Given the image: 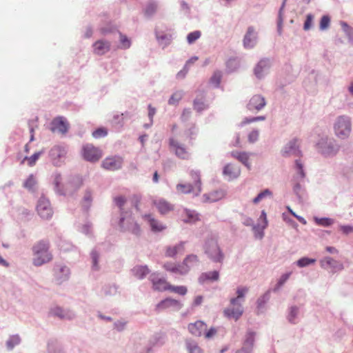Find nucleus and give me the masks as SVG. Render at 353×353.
Masks as SVG:
<instances>
[{
  "label": "nucleus",
  "instance_id": "obj_1",
  "mask_svg": "<svg viewBox=\"0 0 353 353\" xmlns=\"http://www.w3.org/2000/svg\"><path fill=\"white\" fill-rule=\"evenodd\" d=\"M203 250L207 257L214 263H222L225 255L218 243L217 236L208 235L203 243Z\"/></svg>",
  "mask_w": 353,
  "mask_h": 353
},
{
  "label": "nucleus",
  "instance_id": "obj_2",
  "mask_svg": "<svg viewBox=\"0 0 353 353\" xmlns=\"http://www.w3.org/2000/svg\"><path fill=\"white\" fill-rule=\"evenodd\" d=\"M50 243L47 241L41 240L32 247V263L35 266H41L48 263L52 259V255L49 251Z\"/></svg>",
  "mask_w": 353,
  "mask_h": 353
},
{
  "label": "nucleus",
  "instance_id": "obj_3",
  "mask_svg": "<svg viewBox=\"0 0 353 353\" xmlns=\"http://www.w3.org/2000/svg\"><path fill=\"white\" fill-rule=\"evenodd\" d=\"M62 181V177L60 173L56 172L54 174V191L59 195L65 196L72 195L77 191L82 185V179L79 176H74L69 181L65 186L62 188L60 186Z\"/></svg>",
  "mask_w": 353,
  "mask_h": 353
},
{
  "label": "nucleus",
  "instance_id": "obj_4",
  "mask_svg": "<svg viewBox=\"0 0 353 353\" xmlns=\"http://www.w3.org/2000/svg\"><path fill=\"white\" fill-rule=\"evenodd\" d=\"M319 153L325 157H332L336 155L340 150V145L334 138L321 137L316 143Z\"/></svg>",
  "mask_w": 353,
  "mask_h": 353
},
{
  "label": "nucleus",
  "instance_id": "obj_5",
  "mask_svg": "<svg viewBox=\"0 0 353 353\" xmlns=\"http://www.w3.org/2000/svg\"><path fill=\"white\" fill-rule=\"evenodd\" d=\"M333 128L336 137L341 140L347 139L352 132L350 117L346 115L339 116L334 123Z\"/></svg>",
  "mask_w": 353,
  "mask_h": 353
},
{
  "label": "nucleus",
  "instance_id": "obj_6",
  "mask_svg": "<svg viewBox=\"0 0 353 353\" xmlns=\"http://www.w3.org/2000/svg\"><path fill=\"white\" fill-rule=\"evenodd\" d=\"M119 226L121 232H129L137 236L141 235V227L132 217L131 213L121 216Z\"/></svg>",
  "mask_w": 353,
  "mask_h": 353
},
{
  "label": "nucleus",
  "instance_id": "obj_7",
  "mask_svg": "<svg viewBox=\"0 0 353 353\" xmlns=\"http://www.w3.org/2000/svg\"><path fill=\"white\" fill-rule=\"evenodd\" d=\"M67 150L65 147L56 145L49 152L50 158L55 166H60L65 157Z\"/></svg>",
  "mask_w": 353,
  "mask_h": 353
},
{
  "label": "nucleus",
  "instance_id": "obj_8",
  "mask_svg": "<svg viewBox=\"0 0 353 353\" xmlns=\"http://www.w3.org/2000/svg\"><path fill=\"white\" fill-rule=\"evenodd\" d=\"M272 65V59L264 57L260 59L254 68V74L259 79H263L268 72Z\"/></svg>",
  "mask_w": 353,
  "mask_h": 353
},
{
  "label": "nucleus",
  "instance_id": "obj_9",
  "mask_svg": "<svg viewBox=\"0 0 353 353\" xmlns=\"http://www.w3.org/2000/svg\"><path fill=\"white\" fill-rule=\"evenodd\" d=\"M37 210L39 215L43 219H49L53 214L50 201L44 196H41L37 205Z\"/></svg>",
  "mask_w": 353,
  "mask_h": 353
},
{
  "label": "nucleus",
  "instance_id": "obj_10",
  "mask_svg": "<svg viewBox=\"0 0 353 353\" xmlns=\"http://www.w3.org/2000/svg\"><path fill=\"white\" fill-rule=\"evenodd\" d=\"M169 145L174 152L176 156L181 159H189L190 153L184 145L171 137L169 139Z\"/></svg>",
  "mask_w": 353,
  "mask_h": 353
},
{
  "label": "nucleus",
  "instance_id": "obj_11",
  "mask_svg": "<svg viewBox=\"0 0 353 353\" xmlns=\"http://www.w3.org/2000/svg\"><path fill=\"white\" fill-rule=\"evenodd\" d=\"M182 307L183 303H181L179 301H177L172 298H167L160 301L156 305L155 310L157 312H160L168 308H172L174 310L179 311L182 308Z\"/></svg>",
  "mask_w": 353,
  "mask_h": 353
},
{
  "label": "nucleus",
  "instance_id": "obj_12",
  "mask_svg": "<svg viewBox=\"0 0 353 353\" xmlns=\"http://www.w3.org/2000/svg\"><path fill=\"white\" fill-rule=\"evenodd\" d=\"M258 34L253 26H249L244 35L243 44L246 49L253 48L257 43Z\"/></svg>",
  "mask_w": 353,
  "mask_h": 353
},
{
  "label": "nucleus",
  "instance_id": "obj_13",
  "mask_svg": "<svg viewBox=\"0 0 353 353\" xmlns=\"http://www.w3.org/2000/svg\"><path fill=\"white\" fill-rule=\"evenodd\" d=\"M256 332L248 330L245 336L243 346L236 353H252Z\"/></svg>",
  "mask_w": 353,
  "mask_h": 353
},
{
  "label": "nucleus",
  "instance_id": "obj_14",
  "mask_svg": "<svg viewBox=\"0 0 353 353\" xmlns=\"http://www.w3.org/2000/svg\"><path fill=\"white\" fill-rule=\"evenodd\" d=\"M83 158L90 162H96L101 157V152L92 145H86L83 148Z\"/></svg>",
  "mask_w": 353,
  "mask_h": 353
},
{
  "label": "nucleus",
  "instance_id": "obj_15",
  "mask_svg": "<svg viewBox=\"0 0 353 353\" xmlns=\"http://www.w3.org/2000/svg\"><path fill=\"white\" fill-rule=\"evenodd\" d=\"M50 314L61 320H72L76 317L75 313L71 310H65L60 307H54L50 309Z\"/></svg>",
  "mask_w": 353,
  "mask_h": 353
},
{
  "label": "nucleus",
  "instance_id": "obj_16",
  "mask_svg": "<svg viewBox=\"0 0 353 353\" xmlns=\"http://www.w3.org/2000/svg\"><path fill=\"white\" fill-rule=\"evenodd\" d=\"M149 280L152 283V288L157 291H165L168 290L169 283L166 280L161 277L158 273H152L150 275Z\"/></svg>",
  "mask_w": 353,
  "mask_h": 353
},
{
  "label": "nucleus",
  "instance_id": "obj_17",
  "mask_svg": "<svg viewBox=\"0 0 353 353\" xmlns=\"http://www.w3.org/2000/svg\"><path fill=\"white\" fill-rule=\"evenodd\" d=\"M102 167L108 170L114 171L121 168L123 159L120 157H107L102 161Z\"/></svg>",
  "mask_w": 353,
  "mask_h": 353
},
{
  "label": "nucleus",
  "instance_id": "obj_18",
  "mask_svg": "<svg viewBox=\"0 0 353 353\" xmlns=\"http://www.w3.org/2000/svg\"><path fill=\"white\" fill-rule=\"evenodd\" d=\"M69 128V124L63 117H58L54 118L51 122L50 130L52 132H58L62 134H65Z\"/></svg>",
  "mask_w": 353,
  "mask_h": 353
},
{
  "label": "nucleus",
  "instance_id": "obj_19",
  "mask_svg": "<svg viewBox=\"0 0 353 353\" xmlns=\"http://www.w3.org/2000/svg\"><path fill=\"white\" fill-rule=\"evenodd\" d=\"M199 263V259L197 255L193 254L188 255L181 263L182 267L181 275L188 274L192 267L197 265Z\"/></svg>",
  "mask_w": 353,
  "mask_h": 353
},
{
  "label": "nucleus",
  "instance_id": "obj_20",
  "mask_svg": "<svg viewBox=\"0 0 353 353\" xmlns=\"http://www.w3.org/2000/svg\"><path fill=\"white\" fill-rule=\"evenodd\" d=\"M142 218L148 223L153 232H160L166 229V226L159 220L154 219L151 214H143Z\"/></svg>",
  "mask_w": 353,
  "mask_h": 353
},
{
  "label": "nucleus",
  "instance_id": "obj_21",
  "mask_svg": "<svg viewBox=\"0 0 353 353\" xmlns=\"http://www.w3.org/2000/svg\"><path fill=\"white\" fill-rule=\"evenodd\" d=\"M266 105L265 98L261 94L254 95L249 101L247 108L250 111H260Z\"/></svg>",
  "mask_w": 353,
  "mask_h": 353
},
{
  "label": "nucleus",
  "instance_id": "obj_22",
  "mask_svg": "<svg viewBox=\"0 0 353 353\" xmlns=\"http://www.w3.org/2000/svg\"><path fill=\"white\" fill-rule=\"evenodd\" d=\"M321 266L323 268L327 269V268H330L332 270V272H338L341 271L344 269L343 264L336 261L330 256H326L322 259L320 261Z\"/></svg>",
  "mask_w": 353,
  "mask_h": 353
},
{
  "label": "nucleus",
  "instance_id": "obj_23",
  "mask_svg": "<svg viewBox=\"0 0 353 353\" xmlns=\"http://www.w3.org/2000/svg\"><path fill=\"white\" fill-rule=\"evenodd\" d=\"M249 288L246 286H239L236 289V296L232 298L230 301V305L233 307H243L245 301V296L248 292Z\"/></svg>",
  "mask_w": 353,
  "mask_h": 353
},
{
  "label": "nucleus",
  "instance_id": "obj_24",
  "mask_svg": "<svg viewBox=\"0 0 353 353\" xmlns=\"http://www.w3.org/2000/svg\"><path fill=\"white\" fill-rule=\"evenodd\" d=\"M296 142V139H293L285 145L282 150V154L283 157H299L301 155V151Z\"/></svg>",
  "mask_w": 353,
  "mask_h": 353
},
{
  "label": "nucleus",
  "instance_id": "obj_25",
  "mask_svg": "<svg viewBox=\"0 0 353 353\" xmlns=\"http://www.w3.org/2000/svg\"><path fill=\"white\" fill-rule=\"evenodd\" d=\"M55 278L59 284L67 281L70 274V269L65 265H57L55 269Z\"/></svg>",
  "mask_w": 353,
  "mask_h": 353
},
{
  "label": "nucleus",
  "instance_id": "obj_26",
  "mask_svg": "<svg viewBox=\"0 0 353 353\" xmlns=\"http://www.w3.org/2000/svg\"><path fill=\"white\" fill-rule=\"evenodd\" d=\"M207 325L202 321L188 325L189 332L196 336H201L207 330Z\"/></svg>",
  "mask_w": 353,
  "mask_h": 353
},
{
  "label": "nucleus",
  "instance_id": "obj_27",
  "mask_svg": "<svg viewBox=\"0 0 353 353\" xmlns=\"http://www.w3.org/2000/svg\"><path fill=\"white\" fill-rule=\"evenodd\" d=\"M94 52L98 55H103L110 49V44L105 40H98L93 44Z\"/></svg>",
  "mask_w": 353,
  "mask_h": 353
},
{
  "label": "nucleus",
  "instance_id": "obj_28",
  "mask_svg": "<svg viewBox=\"0 0 353 353\" xmlns=\"http://www.w3.org/2000/svg\"><path fill=\"white\" fill-rule=\"evenodd\" d=\"M182 220L186 223H194L199 220V214L195 210L184 209L182 213Z\"/></svg>",
  "mask_w": 353,
  "mask_h": 353
},
{
  "label": "nucleus",
  "instance_id": "obj_29",
  "mask_svg": "<svg viewBox=\"0 0 353 353\" xmlns=\"http://www.w3.org/2000/svg\"><path fill=\"white\" fill-rule=\"evenodd\" d=\"M219 279V272L216 270L203 272L198 279L200 284H203L208 281H217Z\"/></svg>",
  "mask_w": 353,
  "mask_h": 353
},
{
  "label": "nucleus",
  "instance_id": "obj_30",
  "mask_svg": "<svg viewBox=\"0 0 353 353\" xmlns=\"http://www.w3.org/2000/svg\"><path fill=\"white\" fill-rule=\"evenodd\" d=\"M154 204L161 214H165L174 210V206L163 199L155 201Z\"/></svg>",
  "mask_w": 353,
  "mask_h": 353
},
{
  "label": "nucleus",
  "instance_id": "obj_31",
  "mask_svg": "<svg viewBox=\"0 0 353 353\" xmlns=\"http://www.w3.org/2000/svg\"><path fill=\"white\" fill-rule=\"evenodd\" d=\"M224 315L229 319L238 320L243 313V307H227L223 311Z\"/></svg>",
  "mask_w": 353,
  "mask_h": 353
},
{
  "label": "nucleus",
  "instance_id": "obj_32",
  "mask_svg": "<svg viewBox=\"0 0 353 353\" xmlns=\"http://www.w3.org/2000/svg\"><path fill=\"white\" fill-rule=\"evenodd\" d=\"M225 195V192L223 190L213 191L209 194H203V197L205 202H216L222 199Z\"/></svg>",
  "mask_w": 353,
  "mask_h": 353
},
{
  "label": "nucleus",
  "instance_id": "obj_33",
  "mask_svg": "<svg viewBox=\"0 0 353 353\" xmlns=\"http://www.w3.org/2000/svg\"><path fill=\"white\" fill-rule=\"evenodd\" d=\"M230 155L236 159L241 163H242L245 166H246L249 170L251 168V165L249 163V157L250 155L248 152H239V151H232L230 153Z\"/></svg>",
  "mask_w": 353,
  "mask_h": 353
},
{
  "label": "nucleus",
  "instance_id": "obj_34",
  "mask_svg": "<svg viewBox=\"0 0 353 353\" xmlns=\"http://www.w3.org/2000/svg\"><path fill=\"white\" fill-rule=\"evenodd\" d=\"M185 242L181 241L179 243L175 245L174 246L168 247L165 252V255L168 257H174L178 253H181L184 251Z\"/></svg>",
  "mask_w": 353,
  "mask_h": 353
},
{
  "label": "nucleus",
  "instance_id": "obj_35",
  "mask_svg": "<svg viewBox=\"0 0 353 353\" xmlns=\"http://www.w3.org/2000/svg\"><path fill=\"white\" fill-rule=\"evenodd\" d=\"M270 299V290H268L263 295L259 296L256 301L257 312H263L265 307V304Z\"/></svg>",
  "mask_w": 353,
  "mask_h": 353
},
{
  "label": "nucleus",
  "instance_id": "obj_36",
  "mask_svg": "<svg viewBox=\"0 0 353 353\" xmlns=\"http://www.w3.org/2000/svg\"><path fill=\"white\" fill-rule=\"evenodd\" d=\"M133 275L139 279H143L150 273L147 265H137L132 270Z\"/></svg>",
  "mask_w": 353,
  "mask_h": 353
},
{
  "label": "nucleus",
  "instance_id": "obj_37",
  "mask_svg": "<svg viewBox=\"0 0 353 353\" xmlns=\"http://www.w3.org/2000/svg\"><path fill=\"white\" fill-rule=\"evenodd\" d=\"M185 343L188 353H203V350L195 341L188 339L185 340Z\"/></svg>",
  "mask_w": 353,
  "mask_h": 353
},
{
  "label": "nucleus",
  "instance_id": "obj_38",
  "mask_svg": "<svg viewBox=\"0 0 353 353\" xmlns=\"http://www.w3.org/2000/svg\"><path fill=\"white\" fill-rule=\"evenodd\" d=\"M296 182L293 185V192L296 194L299 201H302L305 196V190L301 184L299 180L295 179Z\"/></svg>",
  "mask_w": 353,
  "mask_h": 353
},
{
  "label": "nucleus",
  "instance_id": "obj_39",
  "mask_svg": "<svg viewBox=\"0 0 353 353\" xmlns=\"http://www.w3.org/2000/svg\"><path fill=\"white\" fill-rule=\"evenodd\" d=\"M223 174L228 176L229 179H234L239 176L240 170H235L230 164H227L223 168Z\"/></svg>",
  "mask_w": 353,
  "mask_h": 353
},
{
  "label": "nucleus",
  "instance_id": "obj_40",
  "mask_svg": "<svg viewBox=\"0 0 353 353\" xmlns=\"http://www.w3.org/2000/svg\"><path fill=\"white\" fill-rule=\"evenodd\" d=\"M299 314V307L296 305H292L289 308V312L287 316L288 321L292 324L297 323V318Z\"/></svg>",
  "mask_w": 353,
  "mask_h": 353
},
{
  "label": "nucleus",
  "instance_id": "obj_41",
  "mask_svg": "<svg viewBox=\"0 0 353 353\" xmlns=\"http://www.w3.org/2000/svg\"><path fill=\"white\" fill-rule=\"evenodd\" d=\"M156 38L159 44L163 48L168 46L172 41V36L170 34L159 33L158 32H156Z\"/></svg>",
  "mask_w": 353,
  "mask_h": 353
},
{
  "label": "nucleus",
  "instance_id": "obj_42",
  "mask_svg": "<svg viewBox=\"0 0 353 353\" xmlns=\"http://www.w3.org/2000/svg\"><path fill=\"white\" fill-rule=\"evenodd\" d=\"M176 189L178 191L183 193V194H190L192 193L194 196H198L199 194H196V186L195 185H192L190 183L187 184H178L176 185Z\"/></svg>",
  "mask_w": 353,
  "mask_h": 353
},
{
  "label": "nucleus",
  "instance_id": "obj_43",
  "mask_svg": "<svg viewBox=\"0 0 353 353\" xmlns=\"http://www.w3.org/2000/svg\"><path fill=\"white\" fill-rule=\"evenodd\" d=\"M190 176H191L192 179L194 181V184L196 186V190H195L196 194H199L202 190L201 181V178H200V172L198 170H196V171L192 170L190 172Z\"/></svg>",
  "mask_w": 353,
  "mask_h": 353
},
{
  "label": "nucleus",
  "instance_id": "obj_44",
  "mask_svg": "<svg viewBox=\"0 0 353 353\" xmlns=\"http://www.w3.org/2000/svg\"><path fill=\"white\" fill-rule=\"evenodd\" d=\"M158 4L156 1H149L144 10L145 15L147 17L152 16L156 12Z\"/></svg>",
  "mask_w": 353,
  "mask_h": 353
},
{
  "label": "nucleus",
  "instance_id": "obj_45",
  "mask_svg": "<svg viewBox=\"0 0 353 353\" xmlns=\"http://www.w3.org/2000/svg\"><path fill=\"white\" fill-rule=\"evenodd\" d=\"M259 219L263 221V224L261 226H260L259 225H254L253 230L255 231H258L259 229H261V232L260 237L262 238L263 236V230L268 226L267 215H266V212H265V210H262L261 216L259 217Z\"/></svg>",
  "mask_w": 353,
  "mask_h": 353
},
{
  "label": "nucleus",
  "instance_id": "obj_46",
  "mask_svg": "<svg viewBox=\"0 0 353 353\" xmlns=\"http://www.w3.org/2000/svg\"><path fill=\"white\" fill-rule=\"evenodd\" d=\"M240 66V61L237 58H230L226 63V68L228 72L236 71Z\"/></svg>",
  "mask_w": 353,
  "mask_h": 353
},
{
  "label": "nucleus",
  "instance_id": "obj_47",
  "mask_svg": "<svg viewBox=\"0 0 353 353\" xmlns=\"http://www.w3.org/2000/svg\"><path fill=\"white\" fill-rule=\"evenodd\" d=\"M21 342V338L18 334L10 336L6 341V347L8 350H12Z\"/></svg>",
  "mask_w": 353,
  "mask_h": 353
},
{
  "label": "nucleus",
  "instance_id": "obj_48",
  "mask_svg": "<svg viewBox=\"0 0 353 353\" xmlns=\"http://www.w3.org/2000/svg\"><path fill=\"white\" fill-rule=\"evenodd\" d=\"M92 201V192L90 190H86L82 201V206L85 210H88L91 206Z\"/></svg>",
  "mask_w": 353,
  "mask_h": 353
},
{
  "label": "nucleus",
  "instance_id": "obj_49",
  "mask_svg": "<svg viewBox=\"0 0 353 353\" xmlns=\"http://www.w3.org/2000/svg\"><path fill=\"white\" fill-rule=\"evenodd\" d=\"M163 268L167 271H169V272H171L175 273V274H181V270L182 268L181 264L176 265V264H174V263H170V262L165 263L163 265Z\"/></svg>",
  "mask_w": 353,
  "mask_h": 353
},
{
  "label": "nucleus",
  "instance_id": "obj_50",
  "mask_svg": "<svg viewBox=\"0 0 353 353\" xmlns=\"http://www.w3.org/2000/svg\"><path fill=\"white\" fill-rule=\"evenodd\" d=\"M90 257L92 260V269L94 271H97L99 270V253L95 250H92L90 253Z\"/></svg>",
  "mask_w": 353,
  "mask_h": 353
},
{
  "label": "nucleus",
  "instance_id": "obj_51",
  "mask_svg": "<svg viewBox=\"0 0 353 353\" xmlns=\"http://www.w3.org/2000/svg\"><path fill=\"white\" fill-rule=\"evenodd\" d=\"M114 201L120 210V216L124 215V214L128 213V212L125 211V210L123 208V205L126 202V199L124 196H117L114 199Z\"/></svg>",
  "mask_w": 353,
  "mask_h": 353
},
{
  "label": "nucleus",
  "instance_id": "obj_52",
  "mask_svg": "<svg viewBox=\"0 0 353 353\" xmlns=\"http://www.w3.org/2000/svg\"><path fill=\"white\" fill-rule=\"evenodd\" d=\"M272 192L269 189H265L262 192H261L258 195L253 199L252 202L254 204L259 203L261 200L265 199L266 197H272Z\"/></svg>",
  "mask_w": 353,
  "mask_h": 353
},
{
  "label": "nucleus",
  "instance_id": "obj_53",
  "mask_svg": "<svg viewBox=\"0 0 353 353\" xmlns=\"http://www.w3.org/2000/svg\"><path fill=\"white\" fill-rule=\"evenodd\" d=\"M316 259L308 257H302L296 261V264L299 268H304L315 263Z\"/></svg>",
  "mask_w": 353,
  "mask_h": 353
},
{
  "label": "nucleus",
  "instance_id": "obj_54",
  "mask_svg": "<svg viewBox=\"0 0 353 353\" xmlns=\"http://www.w3.org/2000/svg\"><path fill=\"white\" fill-rule=\"evenodd\" d=\"M315 223L321 226L328 227L332 225L334 223V220L330 218L323 217V218H318L314 217Z\"/></svg>",
  "mask_w": 353,
  "mask_h": 353
},
{
  "label": "nucleus",
  "instance_id": "obj_55",
  "mask_svg": "<svg viewBox=\"0 0 353 353\" xmlns=\"http://www.w3.org/2000/svg\"><path fill=\"white\" fill-rule=\"evenodd\" d=\"M295 168L296 170V173L298 175V176L295 179L299 180V178H300L301 179H303L305 177V173L303 170V165L300 159H296L295 161Z\"/></svg>",
  "mask_w": 353,
  "mask_h": 353
},
{
  "label": "nucleus",
  "instance_id": "obj_56",
  "mask_svg": "<svg viewBox=\"0 0 353 353\" xmlns=\"http://www.w3.org/2000/svg\"><path fill=\"white\" fill-rule=\"evenodd\" d=\"M168 290H170L172 292L179 294L180 295L184 296L188 292V289L185 286L180 285V286H174L172 285H169Z\"/></svg>",
  "mask_w": 353,
  "mask_h": 353
},
{
  "label": "nucleus",
  "instance_id": "obj_57",
  "mask_svg": "<svg viewBox=\"0 0 353 353\" xmlns=\"http://www.w3.org/2000/svg\"><path fill=\"white\" fill-rule=\"evenodd\" d=\"M292 274V272H289L287 273H285L281 275L280 279H279L275 288H274L273 291L276 292L281 288L285 283L288 281V279L290 278V275Z\"/></svg>",
  "mask_w": 353,
  "mask_h": 353
},
{
  "label": "nucleus",
  "instance_id": "obj_58",
  "mask_svg": "<svg viewBox=\"0 0 353 353\" xmlns=\"http://www.w3.org/2000/svg\"><path fill=\"white\" fill-rule=\"evenodd\" d=\"M182 91H176L174 92L168 100L170 105H176L183 97Z\"/></svg>",
  "mask_w": 353,
  "mask_h": 353
},
{
  "label": "nucleus",
  "instance_id": "obj_59",
  "mask_svg": "<svg viewBox=\"0 0 353 353\" xmlns=\"http://www.w3.org/2000/svg\"><path fill=\"white\" fill-rule=\"evenodd\" d=\"M222 78V72L219 70H216L214 72L213 75L210 78V83L214 84L215 87H219Z\"/></svg>",
  "mask_w": 353,
  "mask_h": 353
},
{
  "label": "nucleus",
  "instance_id": "obj_60",
  "mask_svg": "<svg viewBox=\"0 0 353 353\" xmlns=\"http://www.w3.org/2000/svg\"><path fill=\"white\" fill-rule=\"evenodd\" d=\"M201 33L199 30H196L189 33L187 36V41L189 44L193 43L195 41L200 38Z\"/></svg>",
  "mask_w": 353,
  "mask_h": 353
},
{
  "label": "nucleus",
  "instance_id": "obj_61",
  "mask_svg": "<svg viewBox=\"0 0 353 353\" xmlns=\"http://www.w3.org/2000/svg\"><path fill=\"white\" fill-rule=\"evenodd\" d=\"M194 109L200 112L208 108V105L202 101L197 99L194 100L193 102Z\"/></svg>",
  "mask_w": 353,
  "mask_h": 353
},
{
  "label": "nucleus",
  "instance_id": "obj_62",
  "mask_svg": "<svg viewBox=\"0 0 353 353\" xmlns=\"http://www.w3.org/2000/svg\"><path fill=\"white\" fill-rule=\"evenodd\" d=\"M43 152V151L35 152L30 157H26L24 159L28 160V163L30 166H33Z\"/></svg>",
  "mask_w": 353,
  "mask_h": 353
},
{
  "label": "nucleus",
  "instance_id": "obj_63",
  "mask_svg": "<svg viewBox=\"0 0 353 353\" xmlns=\"http://www.w3.org/2000/svg\"><path fill=\"white\" fill-rule=\"evenodd\" d=\"M330 19L327 15H324L321 17L319 28L321 30H325L330 26Z\"/></svg>",
  "mask_w": 353,
  "mask_h": 353
},
{
  "label": "nucleus",
  "instance_id": "obj_64",
  "mask_svg": "<svg viewBox=\"0 0 353 353\" xmlns=\"http://www.w3.org/2000/svg\"><path fill=\"white\" fill-rule=\"evenodd\" d=\"M36 184V180L32 174L30 175L29 177L24 182V187L29 190H32Z\"/></svg>",
  "mask_w": 353,
  "mask_h": 353
}]
</instances>
